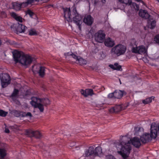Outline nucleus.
I'll use <instances>...</instances> for the list:
<instances>
[{"label":"nucleus","mask_w":159,"mask_h":159,"mask_svg":"<svg viewBox=\"0 0 159 159\" xmlns=\"http://www.w3.org/2000/svg\"><path fill=\"white\" fill-rule=\"evenodd\" d=\"M129 139L126 136L120 137V140L116 146L117 150H120L118 153L124 159H126L128 157L131 149Z\"/></svg>","instance_id":"f257e3e1"},{"label":"nucleus","mask_w":159,"mask_h":159,"mask_svg":"<svg viewBox=\"0 0 159 159\" xmlns=\"http://www.w3.org/2000/svg\"><path fill=\"white\" fill-rule=\"evenodd\" d=\"M13 56L15 62H19L24 66L30 64L34 59L30 56L25 55L18 51L14 53Z\"/></svg>","instance_id":"f03ea898"},{"label":"nucleus","mask_w":159,"mask_h":159,"mask_svg":"<svg viewBox=\"0 0 159 159\" xmlns=\"http://www.w3.org/2000/svg\"><path fill=\"white\" fill-rule=\"evenodd\" d=\"M150 134L145 133L140 137L141 141L143 143L151 141L152 139H155L157 134H159V125L157 126L156 124H152L151 126Z\"/></svg>","instance_id":"7ed1b4c3"},{"label":"nucleus","mask_w":159,"mask_h":159,"mask_svg":"<svg viewBox=\"0 0 159 159\" xmlns=\"http://www.w3.org/2000/svg\"><path fill=\"white\" fill-rule=\"evenodd\" d=\"M93 146L89 147L88 149H86L84 152L83 156L85 157L90 156L93 157L99 156L102 153V149L100 146H98L95 149Z\"/></svg>","instance_id":"20e7f679"},{"label":"nucleus","mask_w":159,"mask_h":159,"mask_svg":"<svg viewBox=\"0 0 159 159\" xmlns=\"http://www.w3.org/2000/svg\"><path fill=\"white\" fill-rule=\"evenodd\" d=\"M126 50V47L122 44H119L113 47L111 52L112 54L118 57L124 54Z\"/></svg>","instance_id":"39448f33"},{"label":"nucleus","mask_w":159,"mask_h":159,"mask_svg":"<svg viewBox=\"0 0 159 159\" xmlns=\"http://www.w3.org/2000/svg\"><path fill=\"white\" fill-rule=\"evenodd\" d=\"M73 14L75 16L73 17V21L74 23L76 24L78 26L79 30H81V25L82 23V17L77 12L75 8L73 9Z\"/></svg>","instance_id":"423d86ee"},{"label":"nucleus","mask_w":159,"mask_h":159,"mask_svg":"<svg viewBox=\"0 0 159 159\" xmlns=\"http://www.w3.org/2000/svg\"><path fill=\"white\" fill-rule=\"evenodd\" d=\"M32 101L30 102L31 105L35 108H38L41 112L43 111L44 108L43 105L40 103H38L37 102H42V100L40 98L36 97H32L31 98Z\"/></svg>","instance_id":"0eeeda50"},{"label":"nucleus","mask_w":159,"mask_h":159,"mask_svg":"<svg viewBox=\"0 0 159 159\" xmlns=\"http://www.w3.org/2000/svg\"><path fill=\"white\" fill-rule=\"evenodd\" d=\"M0 79L2 87H6L11 82V79L9 75L6 73H2L0 74Z\"/></svg>","instance_id":"6e6552de"},{"label":"nucleus","mask_w":159,"mask_h":159,"mask_svg":"<svg viewBox=\"0 0 159 159\" xmlns=\"http://www.w3.org/2000/svg\"><path fill=\"white\" fill-rule=\"evenodd\" d=\"M25 134L29 137H34L36 139H40L42 136V134L39 131L33 130L31 129H26L25 130Z\"/></svg>","instance_id":"1a4fd4ad"},{"label":"nucleus","mask_w":159,"mask_h":159,"mask_svg":"<svg viewBox=\"0 0 159 159\" xmlns=\"http://www.w3.org/2000/svg\"><path fill=\"white\" fill-rule=\"evenodd\" d=\"M106 35L103 30H100L96 33L94 35L95 40L100 43H102L105 40Z\"/></svg>","instance_id":"9d476101"},{"label":"nucleus","mask_w":159,"mask_h":159,"mask_svg":"<svg viewBox=\"0 0 159 159\" xmlns=\"http://www.w3.org/2000/svg\"><path fill=\"white\" fill-rule=\"evenodd\" d=\"M133 53L139 54H147V50L144 46L141 45L136 47H133L132 49Z\"/></svg>","instance_id":"9b49d317"},{"label":"nucleus","mask_w":159,"mask_h":159,"mask_svg":"<svg viewBox=\"0 0 159 159\" xmlns=\"http://www.w3.org/2000/svg\"><path fill=\"white\" fill-rule=\"evenodd\" d=\"M80 92L85 97H87L88 96H92L94 94L93 90L90 89H86L85 90L81 89Z\"/></svg>","instance_id":"f8f14e48"},{"label":"nucleus","mask_w":159,"mask_h":159,"mask_svg":"<svg viewBox=\"0 0 159 159\" xmlns=\"http://www.w3.org/2000/svg\"><path fill=\"white\" fill-rule=\"evenodd\" d=\"M130 140L132 144L136 148H139L141 145L140 140L138 138L134 137Z\"/></svg>","instance_id":"ddd939ff"},{"label":"nucleus","mask_w":159,"mask_h":159,"mask_svg":"<svg viewBox=\"0 0 159 159\" xmlns=\"http://www.w3.org/2000/svg\"><path fill=\"white\" fill-rule=\"evenodd\" d=\"M83 21L88 25L90 26L93 23V19L90 15H88L84 18Z\"/></svg>","instance_id":"4468645a"},{"label":"nucleus","mask_w":159,"mask_h":159,"mask_svg":"<svg viewBox=\"0 0 159 159\" xmlns=\"http://www.w3.org/2000/svg\"><path fill=\"white\" fill-rule=\"evenodd\" d=\"M123 110L121 106L120 105H116L114 107L111 108L109 111L111 113H117Z\"/></svg>","instance_id":"2eb2a0df"},{"label":"nucleus","mask_w":159,"mask_h":159,"mask_svg":"<svg viewBox=\"0 0 159 159\" xmlns=\"http://www.w3.org/2000/svg\"><path fill=\"white\" fill-rule=\"evenodd\" d=\"M139 15L140 16L145 19L149 18L150 15L145 10L141 9L139 11Z\"/></svg>","instance_id":"dca6fc26"},{"label":"nucleus","mask_w":159,"mask_h":159,"mask_svg":"<svg viewBox=\"0 0 159 159\" xmlns=\"http://www.w3.org/2000/svg\"><path fill=\"white\" fill-rule=\"evenodd\" d=\"M104 43L106 46L110 47H112L115 44L114 41L110 38L105 39Z\"/></svg>","instance_id":"f3484780"},{"label":"nucleus","mask_w":159,"mask_h":159,"mask_svg":"<svg viewBox=\"0 0 159 159\" xmlns=\"http://www.w3.org/2000/svg\"><path fill=\"white\" fill-rule=\"evenodd\" d=\"M64 13V17L65 18L70 19L71 11L70 8H62Z\"/></svg>","instance_id":"a211bd4d"},{"label":"nucleus","mask_w":159,"mask_h":159,"mask_svg":"<svg viewBox=\"0 0 159 159\" xmlns=\"http://www.w3.org/2000/svg\"><path fill=\"white\" fill-rule=\"evenodd\" d=\"M124 91L120 90H116L114 92V98L120 99L123 96Z\"/></svg>","instance_id":"6ab92c4d"},{"label":"nucleus","mask_w":159,"mask_h":159,"mask_svg":"<svg viewBox=\"0 0 159 159\" xmlns=\"http://www.w3.org/2000/svg\"><path fill=\"white\" fill-rule=\"evenodd\" d=\"M23 2H14L12 4V6L14 9L17 11L20 10L21 8H24L25 7L22 5Z\"/></svg>","instance_id":"aec40b11"},{"label":"nucleus","mask_w":159,"mask_h":159,"mask_svg":"<svg viewBox=\"0 0 159 159\" xmlns=\"http://www.w3.org/2000/svg\"><path fill=\"white\" fill-rule=\"evenodd\" d=\"M27 29V27L22 24H19L16 29L17 32L19 33L22 32L25 33L26 30Z\"/></svg>","instance_id":"412c9836"},{"label":"nucleus","mask_w":159,"mask_h":159,"mask_svg":"<svg viewBox=\"0 0 159 159\" xmlns=\"http://www.w3.org/2000/svg\"><path fill=\"white\" fill-rule=\"evenodd\" d=\"M19 93V90L16 89H14V90L12 93L11 97V98L12 100L13 101H15L16 98L18 96V94Z\"/></svg>","instance_id":"4be33fe9"},{"label":"nucleus","mask_w":159,"mask_h":159,"mask_svg":"<svg viewBox=\"0 0 159 159\" xmlns=\"http://www.w3.org/2000/svg\"><path fill=\"white\" fill-rule=\"evenodd\" d=\"M10 14L11 16L17 21L20 22H22V18L20 16H18L15 12H12Z\"/></svg>","instance_id":"5701e85b"},{"label":"nucleus","mask_w":159,"mask_h":159,"mask_svg":"<svg viewBox=\"0 0 159 159\" xmlns=\"http://www.w3.org/2000/svg\"><path fill=\"white\" fill-rule=\"evenodd\" d=\"M109 66L113 70H120L121 68V66L119 65L117 63H115L114 65L110 64L109 65Z\"/></svg>","instance_id":"b1692460"},{"label":"nucleus","mask_w":159,"mask_h":159,"mask_svg":"<svg viewBox=\"0 0 159 159\" xmlns=\"http://www.w3.org/2000/svg\"><path fill=\"white\" fill-rule=\"evenodd\" d=\"M76 63H79L80 65H86L87 63V61L80 56Z\"/></svg>","instance_id":"393cba45"},{"label":"nucleus","mask_w":159,"mask_h":159,"mask_svg":"<svg viewBox=\"0 0 159 159\" xmlns=\"http://www.w3.org/2000/svg\"><path fill=\"white\" fill-rule=\"evenodd\" d=\"M34 1H35V0H26V1L23 2L22 5L25 7L29 5H31Z\"/></svg>","instance_id":"a878e982"},{"label":"nucleus","mask_w":159,"mask_h":159,"mask_svg":"<svg viewBox=\"0 0 159 159\" xmlns=\"http://www.w3.org/2000/svg\"><path fill=\"white\" fill-rule=\"evenodd\" d=\"M155 97L153 96L146 98L145 99L143 100V103L144 104H148L151 102L152 99H154Z\"/></svg>","instance_id":"bb28decb"},{"label":"nucleus","mask_w":159,"mask_h":159,"mask_svg":"<svg viewBox=\"0 0 159 159\" xmlns=\"http://www.w3.org/2000/svg\"><path fill=\"white\" fill-rule=\"evenodd\" d=\"M45 68L44 67L41 66L40 67L39 73V76L43 77L45 75Z\"/></svg>","instance_id":"cd10ccee"},{"label":"nucleus","mask_w":159,"mask_h":159,"mask_svg":"<svg viewBox=\"0 0 159 159\" xmlns=\"http://www.w3.org/2000/svg\"><path fill=\"white\" fill-rule=\"evenodd\" d=\"M149 27L152 29H153L156 25V22L155 20L152 21H149L148 22Z\"/></svg>","instance_id":"c85d7f7f"},{"label":"nucleus","mask_w":159,"mask_h":159,"mask_svg":"<svg viewBox=\"0 0 159 159\" xmlns=\"http://www.w3.org/2000/svg\"><path fill=\"white\" fill-rule=\"evenodd\" d=\"M7 155L6 151L4 148H0V156L1 158H4Z\"/></svg>","instance_id":"c756f323"},{"label":"nucleus","mask_w":159,"mask_h":159,"mask_svg":"<svg viewBox=\"0 0 159 159\" xmlns=\"http://www.w3.org/2000/svg\"><path fill=\"white\" fill-rule=\"evenodd\" d=\"M119 2L125 4L126 5H131L132 3L131 0H118Z\"/></svg>","instance_id":"7c9ffc66"},{"label":"nucleus","mask_w":159,"mask_h":159,"mask_svg":"<svg viewBox=\"0 0 159 159\" xmlns=\"http://www.w3.org/2000/svg\"><path fill=\"white\" fill-rule=\"evenodd\" d=\"M25 13L26 15H29L31 18H34L33 16H35V13L30 9H28Z\"/></svg>","instance_id":"2f4dec72"},{"label":"nucleus","mask_w":159,"mask_h":159,"mask_svg":"<svg viewBox=\"0 0 159 159\" xmlns=\"http://www.w3.org/2000/svg\"><path fill=\"white\" fill-rule=\"evenodd\" d=\"M21 111L16 110H13L12 111L14 116L16 117H19L21 116Z\"/></svg>","instance_id":"473e14b6"},{"label":"nucleus","mask_w":159,"mask_h":159,"mask_svg":"<svg viewBox=\"0 0 159 159\" xmlns=\"http://www.w3.org/2000/svg\"><path fill=\"white\" fill-rule=\"evenodd\" d=\"M29 34L30 36L36 35L37 33L35 30L32 29L29 30Z\"/></svg>","instance_id":"72a5a7b5"},{"label":"nucleus","mask_w":159,"mask_h":159,"mask_svg":"<svg viewBox=\"0 0 159 159\" xmlns=\"http://www.w3.org/2000/svg\"><path fill=\"white\" fill-rule=\"evenodd\" d=\"M130 6L131 7H133L134 8V9L137 11H139V5L138 4H137L135 3L132 2L131 5Z\"/></svg>","instance_id":"f704fd0d"},{"label":"nucleus","mask_w":159,"mask_h":159,"mask_svg":"<svg viewBox=\"0 0 159 159\" xmlns=\"http://www.w3.org/2000/svg\"><path fill=\"white\" fill-rule=\"evenodd\" d=\"M7 114L8 112H6L2 110H0V116L3 117H5Z\"/></svg>","instance_id":"c9c22d12"},{"label":"nucleus","mask_w":159,"mask_h":159,"mask_svg":"<svg viewBox=\"0 0 159 159\" xmlns=\"http://www.w3.org/2000/svg\"><path fill=\"white\" fill-rule=\"evenodd\" d=\"M67 54H68V55H71L73 58L76 60V62L77 61V60L78 59L79 56H76L73 53H72L71 54H70L68 52Z\"/></svg>","instance_id":"e433bc0d"},{"label":"nucleus","mask_w":159,"mask_h":159,"mask_svg":"<svg viewBox=\"0 0 159 159\" xmlns=\"http://www.w3.org/2000/svg\"><path fill=\"white\" fill-rule=\"evenodd\" d=\"M154 41L157 43H159V34H157L155 36Z\"/></svg>","instance_id":"4c0bfd02"},{"label":"nucleus","mask_w":159,"mask_h":159,"mask_svg":"<svg viewBox=\"0 0 159 159\" xmlns=\"http://www.w3.org/2000/svg\"><path fill=\"white\" fill-rule=\"evenodd\" d=\"M106 159H116L113 155H109L106 156Z\"/></svg>","instance_id":"58836bf2"},{"label":"nucleus","mask_w":159,"mask_h":159,"mask_svg":"<svg viewBox=\"0 0 159 159\" xmlns=\"http://www.w3.org/2000/svg\"><path fill=\"white\" fill-rule=\"evenodd\" d=\"M108 98H114V92L113 93H110L108 94L107 96Z\"/></svg>","instance_id":"ea45409f"},{"label":"nucleus","mask_w":159,"mask_h":159,"mask_svg":"<svg viewBox=\"0 0 159 159\" xmlns=\"http://www.w3.org/2000/svg\"><path fill=\"white\" fill-rule=\"evenodd\" d=\"M142 129L143 128L140 127L136 128L135 129L136 133H138L139 132L141 129Z\"/></svg>","instance_id":"a19ab883"},{"label":"nucleus","mask_w":159,"mask_h":159,"mask_svg":"<svg viewBox=\"0 0 159 159\" xmlns=\"http://www.w3.org/2000/svg\"><path fill=\"white\" fill-rule=\"evenodd\" d=\"M99 1L98 0H92V2L93 3L94 5L95 6L98 2Z\"/></svg>","instance_id":"79ce46f5"},{"label":"nucleus","mask_w":159,"mask_h":159,"mask_svg":"<svg viewBox=\"0 0 159 159\" xmlns=\"http://www.w3.org/2000/svg\"><path fill=\"white\" fill-rule=\"evenodd\" d=\"M21 116L22 117H25L26 116H25L26 115V113L25 112L21 111Z\"/></svg>","instance_id":"37998d69"},{"label":"nucleus","mask_w":159,"mask_h":159,"mask_svg":"<svg viewBox=\"0 0 159 159\" xmlns=\"http://www.w3.org/2000/svg\"><path fill=\"white\" fill-rule=\"evenodd\" d=\"M25 116H29L30 117H31L32 116L31 113L30 112H28L27 113H26V115H25Z\"/></svg>","instance_id":"c03bdc74"},{"label":"nucleus","mask_w":159,"mask_h":159,"mask_svg":"<svg viewBox=\"0 0 159 159\" xmlns=\"http://www.w3.org/2000/svg\"><path fill=\"white\" fill-rule=\"evenodd\" d=\"M49 0H35V1L37 2H39L40 1H42L43 2H46Z\"/></svg>","instance_id":"a18cd8bd"},{"label":"nucleus","mask_w":159,"mask_h":159,"mask_svg":"<svg viewBox=\"0 0 159 159\" xmlns=\"http://www.w3.org/2000/svg\"><path fill=\"white\" fill-rule=\"evenodd\" d=\"M45 100L46 101V103L45 104V106H46L50 103V101L48 99H45Z\"/></svg>","instance_id":"49530a36"},{"label":"nucleus","mask_w":159,"mask_h":159,"mask_svg":"<svg viewBox=\"0 0 159 159\" xmlns=\"http://www.w3.org/2000/svg\"><path fill=\"white\" fill-rule=\"evenodd\" d=\"M10 131L8 128H5V132L6 133H9Z\"/></svg>","instance_id":"de8ad7c7"},{"label":"nucleus","mask_w":159,"mask_h":159,"mask_svg":"<svg viewBox=\"0 0 159 159\" xmlns=\"http://www.w3.org/2000/svg\"><path fill=\"white\" fill-rule=\"evenodd\" d=\"M124 8H125V6L124 5H123V6L121 8L120 7V8L121 9H124Z\"/></svg>","instance_id":"09e8293b"},{"label":"nucleus","mask_w":159,"mask_h":159,"mask_svg":"<svg viewBox=\"0 0 159 159\" xmlns=\"http://www.w3.org/2000/svg\"><path fill=\"white\" fill-rule=\"evenodd\" d=\"M102 1V3H105V2H106L105 0H103Z\"/></svg>","instance_id":"8fccbe9b"},{"label":"nucleus","mask_w":159,"mask_h":159,"mask_svg":"<svg viewBox=\"0 0 159 159\" xmlns=\"http://www.w3.org/2000/svg\"><path fill=\"white\" fill-rule=\"evenodd\" d=\"M80 1H85V0H80Z\"/></svg>","instance_id":"3c124183"},{"label":"nucleus","mask_w":159,"mask_h":159,"mask_svg":"<svg viewBox=\"0 0 159 159\" xmlns=\"http://www.w3.org/2000/svg\"><path fill=\"white\" fill-rule=\"evenodd\" d=\"M71 0H68V1H70Z\"/></svg>","instance_id":"603ef678"}]
</instances>
